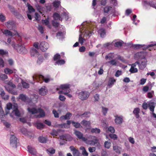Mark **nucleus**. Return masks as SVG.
<instances>
[{
  "label": "nucleus",
  "mask_w": 156,
  "mask_h": 156,
  "mask_svg": "<svg viewBox=\"0 0 156 156\" xmlns=\"http://www.w3.org/2000/svg\"><path fill=\"white\" fill-rule=\"evenodd\" d=\"M56 63L58 65H63L65 64V61L63 59H59L56 62Z\"/></svg>",
  "instance_id": "51"
},
{
  "label": "nucleus",
  "mask_w": 156,
  "mask_h": 156,
  "mask_svg": "<svg viewBox=\"0 0 156 156\" xmlns=\"http://www.w3.org/2000/svg\"><path fill=\"white\" fill-rule=\"evenodd\" d=\"M112 7L110 6H106L104 8V13H107L112 9Z\"/></svg>",
  "instance_id": "42"
},
{
  "label": "nucleus",
  "mask_w": 156,
  "mask_h": 156,
  "mask_svg": "<svg viewBox=\"0 0 156 156\" xmlns=\"http://www.w3.org/2000/svg\"><path fill=\"white\" fill-rule=\"evenodd\" d=\"M4 66V62L3 59L0 57V67H3Z\"/></svg>",
  "instance_id": "62"
},
{
  "label": "nucleus",
  "mask_w": 156,
  "mask_h": 156,
  "mask_svg": "<svg viewBox=\"0 0 156 156\" xmlns=\"http://www.w3.org/2000/svg\"><path fill=\"white\" fill-rule=\"evenodd\" d=\"M61 58V56L59 54L57 53L54 56L53 59L54 61H56L57 60H59Z\"/></svg>",
  "instance_id": "46"
},
{
  "label": "nucleus",
  "mask_w": 156,
  "mask_h": 156,
  "mask_svg": "<svg viewBox=\"0 0 156 156\" xmlns=\"http://www.w3.org/2000/svg\"><path fill=\"white\" fill-rule=\"evenodd\" d=\"M69 87L70 85L68 84L61 85L60 86V88L65 90V92L68 91L69 90H70Z\"/></svg>",
  "instance_id": "17"
},
{
  "label": "nucleus",
  "mask_w": 156,
  "mask_h": 156,
  "mask_svg": "<svg viewBox=\"0 0 156 156\" xmlns=\"http://www.w3.org/2000/svg\"><path fill=\"white\" fill-rule=\"evenodd\" d=\"M80 123L81 124L85 127L89 126L90 124V121H87L85 120H82L81 122Z\"/></svg>",
  "instance_id": "29"
},
{
  "label": "nucleus",
  "mask_w": 156,
  "mask_h": 156,
  "mask_svg": "<svg viewBox=\"0 0 156 156\" xmlns=\"http://www.w3.org/2000/svg\"><path fill=\"white\" fill-rule=\"evenodd\" d=\"M27 149L28 151L32 154L35 155L37 153L36 150L30 146L27 147Z\"/></svg>",
  "instance_id": "19"
},
{
  "label": "nucleus",
  "mask_w": 156,
  "mask_h": 156,
  "mask_svg": "<svg viewBox=\"0 0 156 156\" xmlns=\"http://www.w3.org/2000/svg\"><path fill=\"white\" fill-rule=\"evenodd\" d=\"M60 138L61 140H65L66 141H71L72 140V137L69 135L67 134L63 135L60 136Z\"/></svg>",
  "instance_id": "13"
},
{
  "label": "nucleus",
  "mask_w": 156,
  "mask_h": 156,
  "mask_svg": "<svg viewBox=\"0 0 156 156\" xmlns=\"http://www.w3.org/2000/svg\"><path fill=\"white\" fill-rule=\"evenodd\" d=\"M52 25L55 28L58 27L59 25L58 22L54 20L52 21Z\"/></svg>",
  "instance_id": "50"
},
{
  "label": "nucleus",
  "mask_w": 156,
  "mask_h": 156,
  "mask_svg": "<svg viewBox=\"0 0 156 156\" xmlns=\"http://www.w3.org/2000/svg\"><path fill=\"white\" fill-rule=\"evenodd\" d=\"M122 45V43L120 41L117 42L114 44V46L116 47H121Z\"/></svg>",
  "instance_id": "47"
},
{
  "label": "nucleus",
  "mask_w": 156,
  "mask_h": 156,
  "mask_svg": "<svg viewBox=\"0 0 156 156\" xmlns=\"http://www.w3.org/2000/svg\"><path fill=\"white\" fill-rule=\"evenodd\" d=\"M52 113L54 114V116L55 118H58L59 117L58 113L54 109L52 111Z\"/></svg>",
  "instance_id": "56"
},
{
  "label": "nucleus",
  "mask_w": 156,
  "mask_h": 156,
  "mask_svg": "<svg viewBox=\"0 0 156 156\" xmlns=\"http://www.w3.org/2000/svg\"><path fill=\"white\" fill-rule=\"evenodd\" d=\"M89 93L86 91H82L78 94L79 98L82 100H86L89 96Z\"/></svg>",
  "instance_id": "5"
},
{
  "label": "nucleus",
  "mask_w": 156,
  "mask_h": 156,
  "mask_svg": "<svg viewBox=\"0 0 156 156\" xmlns=\"http://www.w3.org/2000/svg\"><path fill=\"white\" fill-rule=\"evenodd\" d=\"M13 114L17 117H20L21 115V112L18 109V105L16 103L13 104V110L12 112L10 115V116L12 118H14Z\"/></svg>",
  "instance_id": "3"
},
{
  "label": "nucleus",
  "mask_w": 156,
  "mask_h": 156,
  "mask_svg": "<svg viewBox=\"0 0 156 156\" xmlns=\"http://www.w3.org/2000/svg\"><path fill=\"white\" fill-rule=\"evenodd\" d=\"M38 112L39 113V115H38L39 118L44 117L45 115V112L41 108L38 109Z\"/></svg>",
  "instance_id": "24"
},
{
  "label": "nucleus",
  "mask_w": 156,
  "mask_h": 156,
  "mask_svg": "<svg viewBox=\"0 0 156 156\" xmlns=\"http://www.w3.org/2000/svg\"><path fill=\"white\" fill-rule=\"evenodd\" d=\"M108 130L111 132L112 133H114L115 132L114 128L112 126H110L108 127Z\"/></svg>",
  "instance_id": "53"
},
{
  "label": "nucleus",
  "mask_w": 156,
  "mask_h": 156,
  "mask_svg": "<svg viewBox=\"0 0 156 156\" xmlns=\"http://www.w3.org/2000/svg\"><path fill=\"white\" fill-rule=\"evenodd\" d=\"M113 150L117 153H120V150L121 148L120 147L118 146H114L113 147Z\"/></svg>",
  "instance_id": "37"
},
{
  "label": "nucleus",
  "mask_w": 156,
  "mask_h": 156,
  "mask_svg": "<svg viewBox=\"0 0 156 156\" xmlns=\"http://www.w3.org/2000/svg\"><path fill=\"white\" fill-rule=\"evenodd\" d=\"M39 142L42 143H45L47 142V138L46 137L40 136L38 138Z\"/></svg>",
  "instance_id": "27"
},
{
  "label": "nucleus",
  "mask_w": 156,
  "mask_h": 156,
  "mask_svg": "<svg viewBox=\"0 0 156 156\" xmlns=\"http://www.w3.org/2000/svg\"><path fill=\"white\" fill-rule=\"evenodd\" d=\"M111 143L108 141H106L104 143V146L105 148L109 149L111 146Z\"/></svg>",
  "instance_id": "43"
},
{
  "label": "nucleus",
  "mask_w": 156,
  "mask_h": 156,
  "mask_svg": "<svg viewBox=\"0 0 156 156\" xmlns=\"http://www.w3.org/2000/svg\"><path fill=\"white\" fill-rule=\"evenodd\" d=\"M154 94V91H151V92H149L147 93V97L149 98H151L153 97L152 94Z\"/></svg>",
  "instance_id": "55"
},
{
  "label": "nucleus",
  "mask_w": 156,
  "mask_h": 156,
  "mask_svg": "<svg viewBox=\"0 0 156 156\" xmlns=\"http://www.w3.org/2000/svg\"><path fill=\"white\" fill-rule=\"evenodd\" d=\"M98 140L96 139L91 140H87L86 143L88 144L93 145L97 144L98 143Z\"/></svg>",
  "instance_id": "26"
},
{
  "label": "nucleus",
  "mask_w": 156,
  "mask_h": 156,
  "mask_svg": "<svg viewBox=\"0 0 156 156\" xmlns=\"http://www.w3.org/2000/svg\"><path fill=\"white\" fill-rule=\"evenodd\" d=\"M21 83L23 88H28L29 87V84L24 81H22Z\"/></svg>",
  "instance_id": "40"
},
{
  "label": "nucleus",
  "mask_w": 156,
  "mask_h": 156,
  "mask_svg": "<svg viewBox=\"0 0 156 156\" xmlns=\"http://www.w3.org/2000/svg\"><path fill=\"white\" fill-rule=\"evenodd\" d=\"M116 82V80L113 77L110 78L108 82V86L109 87H111Z\"/></svg>",
  "instance_id": "18"
},
{
  "label": "nucleus",
  "mask_w": 156,
  "mask_h": 156,
  "mask_svg": "<svg viewBox=\"0 0 156 156\" xmlns=\"http://www.w3.org/2000/svg\"><path fill=\"white\" fill-rule=\"evenodd\" d=\"M148 106L149 108L150 111L152 112H154L155 107V104L154 102H151L148 104Z\"/></svg>",
  "instance_id": "21"
},
{
  "label": "nucleus",
  "mask_w": 156,
  "mask_h": 156,
  "mask_svg": "<svg viewBox=\"0 0 156 156\" xmlns=\"http://www.w3.org/2000/svg\"><path fill=\"white\" fill-rule=\"evenodd\" d=\"M90 112H84V113L80 115V117L81 118H83V117L87 118L88 117L90 116Z\"/></svg>",
  "instance_id": "33"
},
{
  "label": "nucleus",
  "mask_w": 156,
  "mask_h": 156,
  "mask_svg": "<svg viewBox=\"0 0 156 156\" xmlns=\"http://www.w3.org/2000/svg\"><path fill=\"white\" fill-rule=\"evenodd\" d=\"M144 5H150L151 6L156 9V3H154L153 2H148L146 1H144Z\"/></svg>",
  "instance_id": "22"
},
{
  "label": "nucleus",
  "mask_w": 156,
  "mask_h": 156,
  "mask_svg": "<svg viewBox=\"0 0 156 156\" xmlns=\"http://www.w3.org/2000/svg\"><path fill=\"white\" fill-rule=\"evenodd\" d=\"M27 6L28 7V10L30 13L35 12V9L30 4L27 3Z\"/></svg>",
  "instance_id": "30"
},
{
  "label": "nucleus",
  "mask_w": 156,
  "mask_h": 156,
  "mask_svg": "<svg viewBox=\"0 0 156 156\" xmlns=\"http://www.w3.org/2000/svg\"><path fill=\"white\" fill-rule=\"evenodd\" d=\"M70 91L71 90H69L67 91L64 92V93H63V94H64V95H66L69 98H71L72 97V95L69 94V93L70 92Z\"/></svg>",
  "instance_id": "48"
},
{
  "label": "nucleus",
  "mask_w": 156,
  "mask_h": 156,
  "mask_svg": "<svg viewBox=\"0 0 156 156\" xmlns=\"http://www.w3.org/2000/svg\"><path fill=\"white\" fill-rule=\"evenodd\" d=\"M85 41V39L83 38L80 35L79 38V42L81 44H82L83 42L84 41Z\"/></svg>",
  "instance_id": "58"
},
{
  "label": "nucleus",
  "mask_w": 156,
  "mask_h": 156,
  "mask_svg": "<svg viewBox=\"0 0 156 156\" xmlns=\"http://www.w3.org/2000/svg\"><path fill=\"white\" fill-rule=\"evenodd\" d=\"M35 19L36 20L39 21L40 19V15L38 14V13L36 12L35 13Z\"/></svg>",
  "instance_id": "64"
},
{
  "label": "nucleus",
  "mask_w": 156,
  "mask_h": 156,
  "mask_svg": "<svg viewBox=\"0 0 156 156\" xmlns=\"http://www.w3.org/2000/svg\"><path fill=\"white\" fill-rule=\"evenodd\" d=\"M98 32L101 37H103L105 34V30L104 28L100 29L99 30Z\"/></svg>",
  "instance_id": "35"
},
{
  "label": "nucleus",
  "mask_w": 156,
  "mask_h": 156,
  "mask_svg": "<svg viewBox=\"0 0 156 156\" xmlns=\"http://www.w3.org/2000/svg\"><path fill=\"white\" fill-rule=\"evenodd\" d=\"M36 126L38 129H42L44 127V125L41 123H36Z\"/></svg>",
  "instance_id": "39"
},
{
  "label": "nucleus",
  "mask_w": 156,
  "mask_h": 156,
  "mask_svg": "<svg viewBox=\"0 0 156 156\" xmlns=\"http://www.w3.org/2000/svg\"><path fill=\"white\" fill-rule=\"evenodd\" d=\"M30 52L31 56H38L39 53L38 51L35 48H32L30 50Z\"/></svg>",
  "instance_id": "16"
},
{
  "label": "nucleus",
  "mask_w": 156,
  "mask_h": 156,
  "mask_svg": "<svg viewBox=\"0 0 156 156\" xmlns=\"http://www.w3.org/2000/svg\"><path fill=\"white\" fill-rule=\"evenodd\" d=\"M0 78L2 80H4L8 78V76L5 74H2L0 75Z\"/></svg>",
  "instance_id": "54"
},
{
  "label": "nucleus",
  "mask_w": 156,
  "mask_h": 156,
  "mask_svg": "<svg viewBox=\"0 0 156 156\" xmlns=\"http://www.w3.org/2000/svg\"><path fill=\"white\" fill-rule=\"evenodd\" d=\"M48 90L45 87L41 88L39 91V93L40 95L42 96H44L47 94Z\"/></svg>",
  "instance_id": "14"
},
{
  "label": "nucleus",
  "mask_w": 156,
  "mask_h": 156,
  "mask_svg": "<svg viewBox=\"0 0 156 156\" xmlns=\"http://www.w3.org/2000/svg\"><path fill=\"white\" fill-rule=\"evenodd\" d=\"M129 71L131 73H134L138 72V69L136 68H135L133 67H131Z\"/></svg>",
  "instance_id": "44"
},
{
  "label": "nucleus",
  "mask_w": 156,
  "mask_h": 156,
  "mask_svg": "<svg viewBox=\"0 0 156 156\" xmlns=\"http://www.w3.org/2000/svg\"><path fill=\"white\" fill-rule=\"evenodd\" d=\"M49 47L48 43L45 41L41 42L40 45V48L42 51L44 52L46 51Z\"/></svg>",
  "instance_id": "8"
},
{
  "label": "nucleus",
  "mask_w": 156,
  "mask_h": 156,
  "mask_svg": "<svg viewBox=\"0 0 156 156\" xmlns=\"http://www.w3.org/2000/svg\"><path fill=\"white\" fill-rule=\"evenodd\" d=\"M28 112L32 114L37 113H38V109L34 108H27Z\"/></svg>",
  "instance_id": "25"
},
{
  "label": "nucleus",
  "mask_w": 156,
  "mask_h": 156,
  "mask_svg": "<svg viewBox=\"0 0 156 156\" xmlns=\"http://www.w3.org/2000/svg\"><path fill=\"white\" fill-rule=\"evenodd\" d=\"M115 121L116 124H120L122 122L123 118L122 117L118 115H115Z\"/></svg>",
  "instance_id": "15"
},
{
  "label": "nucleus",
  "mask_w": 156,
  "mask_h": 156,
  "mask_svg": "<svg viewBox=\"0 0 156 156\" xmlns=\"http://www.w3.org/2000/svg\"><path fill=\"white\" fill-rule=\"evenodd\" d=\"M4 72L7 74H10L13 73V71L8 68H5L4 70Z\"/></svg>",
  "instance_id": "34"
},
{
  "label": "nucleus",
  "mask_w": 156,
  "mask_h": 156,
  "mask_svg": "<svg viewBox=\"0 0 156 156\" xmlns=\"http://www.w3.org/2000/svg\"><path fill=\"white\" fill-rule=\"evenodd\" d=\"M46 151L51 154H53L55 153V150L53 148H49L47 149Z\"/></svg>",
  "instance_id": "36"
},
{
  "label": "nucleus",
  "mask_w": 156,
  "mask_h": 156,
  "mask_svg": "<svg viewBox=\"0 0 156 156\" xmlns=\"http://www.w3.org/2000/svg\"><path fill=\"white\" fill-rule=\"evenodd\" d=\"M11 45L17 52L20 53L24 54L26 53L27 52V49L21 45L16 44L14 42H12Z\"/></svg>",
  "instance_id": "2"
},
{
  "label": "nucleus",
  "mask_w": 156,
  "mask_h": 156,
  "mask_svg": "<svg viewBox=\"0 0 156 156\" xmlns=\"http://www.w3.org/2000/svg\"><path fill=\"white\" fill-rule=\"evenodd\" d=\"M53 6L54 7L57 8L59 7L60 4V2L59 1H55L53 2Z\"/></svg>",
  "instance_id": "49"
},
{
  "label": "nucleus",
  "mask_w": 156,
  "mask_h": 156,
  "mask_svg": "<svg viewBox=\"0 0 156 156\" xmlns=\"http://www.w3.org/2000/svg\"><path fill=\"white\" fill-rule=\"evenodd\" d=\"M74 134L79 139H81L83 141L86 142L87 140V138L83 137V134L78 131L75 130L74 132Z\"/></svg>",
  "instance_id": "9"
},
{
  "label": "nucleus",
  "mask_w": 156,
  "mask_h": 156,
  "mask_svg": "<svg viewBox=\"0 0 156 156\" xmlns=\"http://www.w3.org/2000/svg\"><path fill=\"white\" fill-rule=\"evenodd\" d=\"M122 71L118 70L115 73V76L116 77H118L122 75Z\"/></svg>",
  "instance_id": "59"
},
{
  "label": "nucleus",
  "mask_w": 156,
  "mask_h": 156,
  "mask_svg": "<svg viewBox=\"0 0 156 156\" xmlns=\"http://www.w3.org/2000/svg\"><path fill=\"white\" fill-rule=\"evenodd\" d=\"M156 46V43L153 44H150L146 46V49L149 48V51H152L153 50H155L156 49V48L154 47V46Z\"/></svg>",
  "instance_id": "28"
},
{
  "label": "nucleus",
  "mask_w": 156,
  "mask_h": 156,
  "mask_svg": "<svg viewBox=\"0 0 156 156\" xmlns=\"http://www.w3.org/2000/svg\"><path fill=\"white\" fill-rule=\"evenodd\" d=\"M38 29L41 34H42L44 33V28L42 26H39Z\"/></svg>",
  "instance_id": "61"
},
{
  "label": "nucleus",
  "mask_w": 156,
  "mask_h": 156,
  "mask_svg": "<svg viewBox=\"0 0 156 156\" xmlns=\"http://www.w3.org/2000/svg\"><path fill=\"white\" fill-rule=\"evenodd\" d=\"M91 132L92 133H99L100 132V130L98 128H93L91 129Z\"/></svg>",
  "instance_id": "41"
},
{
  "label": "nucleus",
  "mask_w": 156,
  "mask_h": 156,
  "mask_svg": "<svg viewBox=\"0 0 156 156\" xmlns=\"http://www.w3.org/2000/svg\"><path fill=\"white\" fill-rule=\"evenodd\" d=\"M102 112L103 113V115H106L107 113L108 109L107 108H104L103 107H102Z\"/></svg>",
  "instance_id": "57"
},
{
  "label": "nucleus",
  "mask_w": 156,
  "mask_h": 156,
  "mask_svg": "<svg viewBox=\"0 0 156 156\" xmlns=\"http://www.w3.org/2000/svg\"><path fill=\"white\" fill-rule=\"evenodd\" d=\"M108 63L112 66H115L117 64L116 62L114 59H112L109 61Z\"/></svg>",
  "instance_id": "60"
},
{
  "label": "nucleus",
  "mask_w": 156,
  "mask_h": 156,
  "mask_svg": "<svg viewBox=\"0 0 156 156\" xmlns=\"http://www.w3.org/2000/svg\"><path fill=\"white\" fill-rule=\"evenodd\" d=\"M19 98L24 102H26L27 99L26 96L23 94H21L19 96Z\"/></svg>",
  "instance_id": "31"
},
{
  "label": "nucleus",
  "mask_w": 156,
  "mask_h": 156,
  "mask_svg": "<svg viewBox=\"0 0 156 156\" xmlns=\"http://www.w3.org/2000/svg\"><path fill=\"white\" fill-rule=\"evenodd\" d=\"M147 61L146 59H144V60L141 61L140 62L139 61L138 67L139 69L141 70L144 69L146 66Z\"/></svg>",
  "instance_id": "11"
},
{
  "label": "nucleus",
  "mask_w": 156,
  "mask_h": 156,
  "mask_svg": "<svg viewBox=\"0 0 156 156\" xmlns=\"http://www.w3.org/2000/svg\"><path fill=\"white\" fill-rule=\"evenodd\" d=\"M53 17L55 20H60V16L59 14L56 12L55 13L53 14Z\"/></svg>",
  "instance_id": "38"
},
{
  "label": "nucleus",
  "mask_w": 156,
  "mask_h": 156,
  "mask_svg": "<svg viewBox=\"0 0 156 156\" xmlns=\"http://www.w3.org/2000/svg\"><path fill=\"white\" fill-rule=\"evenodd\" d=\"M3 34L6 36H14L18 35H19L17 32L16 30L14 31V33H12L10 31L8 30H5L2 31Z\"/></svg>",
  "instance_id": "10"
},
{
  "label": "nucleus",
  "mask_w": 156,
  "mask_h": 156,
  "mask_svg": "<svg viewBox=\"0 0 156 156\" xmlns=\"http://www.w3.org/2000/svg\"><path fill=\"white\" fill-rule=\"evenodd\" d=\"M10 143L11 145L13 147H17V139L14 135H11Z\"/></svg>",
  "instance_id": "7"
},
{
  "label": "nucleus",
  "mask_w": 156,
  "mask_h": 156,
  "mask_svg": "<svg viewBox=\"0 0 156 156\" xmlns=\"http://www.w3.org/2000/svg\"><path fill=\"white\" fill-rule=\"evenodd\" d=\"M80 149L82 151V154L83 155L85 156H88V153L86 151L84 147L81 146L80 147Z\"/></svg>",
  "instance_id": "32"
},
{
  "label": "nucleus",
  "mask_w": 156,
  "mask_h": 156,
  "mask_svg": "<svg viewBox=\"0 0 156 156\" xmlns=\"http://www.w3.org/2000/svg\"><path fill=\"white\" fill-rule=\"evenodd\" d=\"M109 136L111 138L114 140H117L118 138L117 136L115 134H109Z\"/></svg>",
  "instance_id": "45"
},
{
  "label": "nucleus",
  "mask_w": 156,
  "mask_h": 156,
  "mask_svg": "<svg viewBox=\"0 0 156 156\" xmlns=\"http://www.w3.org/2000/svg\"><path fill=\"white\" fill-rule=\"evenodd\" d=\"M72 123L73 124V126L76 128H79L81 126L80 124L78 122H76L73 121Z\"/></svg>",
  "instance_id": "52"
},
{
  "label": "nucleus",
  "mask_w": 156,
  "mask_h": 156,
  "mask_svg": "<svg viewBox=\"0 0 156 156\" xmlns=\"http://www.w3.org/2000/svg\"><path fill=\"white\" fill-rule=\"evenodd\" d=\"M13 105H12V104L9 103L6 105L7 110L6 111V115L9 112V111L11 109L13 110Z\"/></svg>",
  "instance_id": "23"
},
{
  "label": "nucleus",
  "mask_w": 156,
  "mask_h": 156,
  "mask_svg": "<svg viewBox=\"0 0 156 156\" xmlns=\"http://www.w3.org/2000/svg\"><path fill=\"white\" fill-rule=\"evenodd\" d=\"M59 99L60 101H65L66 98L63 95H59Z\"/></svg>",
  "instance_id": "63"
},
{
  "label": "nucleus",
  "mask_w": 156,
  "mask_h": 156,
  "mask_svg": "<svg viewBox=\"0 0 156 156\" xmlns=\"http://www.w3.org/2000/svg\"><path fill=\"white\" fill-rule=\"evenodd\" d=\"M147 54V53L144 51L138 52L134 55V57L138 59H146L145 57Z\"/></svg>",
  "instance_id": "4"
},
{
  "label": "nucleus",
  "mask_w": 156,
  "mask_h": 156,
  "mask_svg": "<svg viewBox=\"0 0 156 156\" xmlns=\"http://www.w3.org/2000/svg\"><path fill=\"white\" fill-rule=\"evenodd\" d=\"M33 78L34 80H35L38 82L40 83H42L44 81L46 83H48L50 80V77L48 75L46 77L41 75H39L37 74H35L33 76Z\"/></svg>",
  "instance_id": "1"
},
{
  "label": "nucleus",
  "mask_w": 156,
  "mask_h": 156,
  "mask_svg": "<svg viewBox=\"0 0 156 156\" xmlns=\"http://www.w3.org/2000/svg\"><path fill=\"white\" fill-rule=\"evenodd\" d=\"M72 115V114L71 113L68 112L66 113L65 115L61 116L60 118V119L62 121L64 120L69 119H70Z\"/></svg>",
  "instance_id": "12"
},
{
  "label": "nucleus",
  "mask_w": 156,
  "mask_h": 156,
  "mask_svg": "<svg viewBox=\"0 0 156 156\" xmlns=\"http://www.w3.org/2000/svg\"><path fill=\"white\" fill-rule=\"evenodd\" d=\"M140 112V109L138 108H136L134 109L133 111V114L135 115L136 118H138L140 117L139 113Z\"/></svg>",
  "instance_id": "20"
},
{
  "label": "nucleus",
  "mask_w": 156,
  "mask_h": 156,
  "mask_svg": "<svg viewBox=\"0 0 156 156\" xmlns=\"http://www.w3.org/2000/svg\"><path fill=\"white\" fill-rule=\"evenodd\" d=\"M5 25L7 28L9 30H15L16 25L13 21L9 20L5 23Z\"/></svg>",
  "instance_id": "6"
}]
</instances>
